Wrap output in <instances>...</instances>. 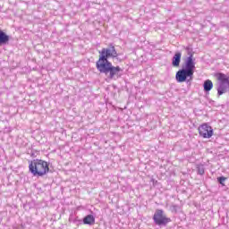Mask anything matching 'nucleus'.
<instances>
[{
    "label": "nucleus",
    "instance_id": "obj_10",
    "mask_svg": "<svg viewBox=\"0 0 229 229\" xmlns=\"http://www.w3.org/2000/svg\"><path fill=\"white\" fill-rule=\"evenodd\" d=\"M83 225H92L96 223V218L92 215L86 216L82 220Z\"/></svg>",
    "mask_w": 229,
    "mask_h": 229
},
{
    "label": "nucleus",
    "instance_id": "obj_1",
    "mask_svg": "<svg viewBox=\"0 0 229 229\" xmlns=\"http://www.w3.org/2000/svg\"><path fill=\"white\" fill-rule=\"evenodd\" d=\"M196 69V63L194 62V56L191 55L186 58L185 68H182L175 74V80L178 83H183V81H191L194 76V71Z\"/></svg>",
    "mask_w": 229,
    "mask_h": 229
},
{
    "label": "nucleus",
    "instance_id": "obj_13",
    "mask_svg": "<svg viewBox=\"0 0 229 229\" xmlns=\"http://www.w3.org/2000/svg\"><path fill=\"white\" fill-rule=\"evenodd\" d=\"M197 172H198V174H200V175L205 174V166H203V165H198Z\"/></svg>",
    "mask_w": 229,
    "mask_h": 229
},
{
    "label": "nucleus",
    "instance_id": "obj_3",
    "mask_svg": "<svg viewBox=\"0 0 229 229\" xmlns=\"http://www.w3.org/2000/svg\"><path fill=\"white\" fill-rule=\"evenodd\" d=\"M29 169L33 176H44L49 173V165L42 159H34L30 161Z\"/></svg>",
    "mask_w": 229,
    "mask_h": 229
},
{
    "label": "nucleus",
    "instance_id": "obj_7",
    "mask_svg": "<svg viewBox=\"0 0 229 229\" xmlns=\"http://www.w3.org/2000/svg\"><path fill=\"white\" fill-rule=\"evenodd\" d=\"M199 135L203 139H210L214 135V129L208 123H203L199 127Z\"/></svg>",
    "mask_w": 229,
    "mask_h": 229
},
{
    "label": "nucleus",
    "instance_id": "obj_12",
    "mask_svg": "<svg viewBox=\"0 0 229 229\" xmlns=\"http://www.w3.org/2000/svg\"><path fill=\"white\" fill-rule=\"evenodd\" d=\"M69 221H71L72 223H73V225H76L77 226H79V225H82L83 223V220H80L78 217L70 218Z\"/></svg>",
    "mask_w": 229,
    "mask_h": 229
},
{
    "label": "nucleus",
    "instance_id": "obj_5",
    "mask_svg": "<svg viewBox=\"0 0 229 229\" xmlns=\"http://www.w3.org/2000/svg\"><path fill=\"white\" fill-rule=\"evenodd\" d=\"M153 221L157 226H167L171 223V218L167 217L162 209H157L153 216Z\"/></svg>",
    "mask_w": 229,
    "mask_h": 229
},
{
    "label": "nucleus",
    "instance_id": "obj_2",
    "mask_svg": "<svg viewBox=\"0 0 229 229\" xmlns=\"http://www.w3.org/2000/svg\"><path fill=\"white\" fill-rule=\"evenodd\" d=\"M102 74H109L110 80H119L123 76V69L119 66H113L111 63H105L96 65Z\"/></svg>",
    "mask_w": 229,
    "mask_h": 229
},
{
    "label": "nucleus",
    "instance_id": "obj_6",
    "mask_svg": "<svg viewBox=\"0 0 229 229\" xmlns=\"http://www.w3.org/2000/svg\"><path fill=\"white\" fill-rule=\"evenodd\" d=\"M218 81L217 94L218 96H223V94H225V92H228L229 90V76L224 73H219Z\"/></svg>",
    "mask_w": 229,
    "mask_h": 229
},
{
    "label": "nucleus",
    "instance_id": "obj_14",
    "mask_svg": "<svg viewBox=\"0 0 229 229\" xmlns=\"http://www.w3.org/2000/svg\"><path fill=\"white\" fill-rule=\"evenodd\" d=\"M217 182L220 183V185L225 186V182H226V177L225 176L218 177Z\"/></svg>",
    "mask_w": 229,
    "mask_h": 229
},
{
    "label": "nucleus",
    "instance_id": "obj_9",
    "mask_svg": "<svg viewBox=\"0 0 229 229\" xmlns=\"http://www.w3.org/2000/svg\"><path fill=\"white\" fill-rule=\"evenodd\" d=\"M8 42H10V36L6 35L4 31L0 30V46L8 44Z\"/></svg>",
    "mask_w": 229,
    "mask_h": 229
},
{
    "label": "nucleus",
    "instance_id": "obj_4",
    "mask_svg": "<svg viewBox=\"0 0 229 229\" xmlns=\"http://www.w3.org/2000/svg\"><path fill=\"white\" fill-rule=\"evenodd\" d=\"M98 53L99 58L97 61L96 65H101V64H110V61H108L109 58H117V56H119L114 45H110L108 48H102V50Z\"/></svg>",
    "mask_w": 229,
    "mask_h": 229
},
{
    "label": "nucleus",
    "instance_id": "obj_11",
    "mask_svg": "<svg viewBox=\"0 0 229 229\" xmlns=\"http://www.w3.org/2000/svg\"><path fill=\"white\" fill-rule=\"evenodd\" d=\"M214 87V83H212V81L207 80L204 81V90L205 92H210Z\"/></svg>",
    "mask_w": 229,
    "mask_h": 229
},
{
    "label": "nucleus",
    "instance_id": "obj_8",
    "mask_svg": "<svg viewBox=\"0 0 229 229\" xmlns=\"http://www.w3.org/2000/svg\"><path fill=\"white\" fill-rule=\"evenodd\" d=\"M180 62H182V52H177L172 59V64L174 67H179Z\"/></svg>",
    "mask_w": 229,
    "mask_h": 229
}]
</instances>
